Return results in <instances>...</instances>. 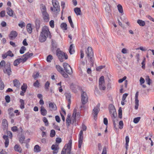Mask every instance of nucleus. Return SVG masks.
Segmentation results:
<instances>
[{"label": "nucleus", "mask_w": 154, "mask_h": 154, "mask_svg": "<svg viewBox=\"0 0 154 154\" xmlns=\"http://www.w3.org/2000/svg\"><path fill=\"white\" fill-rule=\"evenodd\" d=\"M3 70L4 73L7 74L9 76L10 75L12 72L10 64L6 66Z\"/></svg>", "instance_id": "9d476101"}, {"label": "nucleus", "mask_w": 154, "mask_h": 154, "mask_svg": "<svg viewBox=\"0 0 154 154\" xmlns=\"http://www.w3.org/2000/svg\"><path fill=\"white\" fill-rule=\"evenodd\" d=\"M117 57L119 59L120 63H122L125 61V58L124 56L122 57L120 55H118Z\"/></svg>", "instance_id": "393cba45"}, {"label": "nucleus", "mask_w": 154, "mask_h": 154, "mask_svg": "<svg viewBox=\"0 0 154 154\" xmlns=\"http://www.w3.org/2000/svg\"><path fill=\"white\" fill-rule=\"evenodd\" d=\"M2 124L5 128L8 126V123L7 120L6 119H3L2 121Z\"/></svg>", "instance_id": "f704fd0d"}, {"label": "nucleus", "mask_w": 154, "mask_h": 154, "mask_svg": "<svg viewBox=\"0 0 154 154\" xmlns=\"http://www.w3.org/2000/svg\"><path fill=\"white\" fill-rule=\"evenodd\" d=\"M20 107L21 109H23L25 108V103L24 100L22 99H20Z\"/></svg>", "instance_id": "72a5a7b5"}, {"label": "nucleus", "mask_w": 154, "mask_h": 154, "mask_svg": "<svg viewBox=\"0 0 154 154\" xmlns=\"http://www.w3.org/2000/svg\"><path fill=\"white\" fill-rule=\"evenodd\" d=\"M14 149L15 151L19 152H21L22 149L18 145H16L14 147Z\"/></svg>", "instance_id": "c756f323"}, {"label": "nucleus", "mask_w": 154, "mask_h": 154, "mask_svg": "<svg viewBox=\"0 0 154 154\" xmlns=\"http://www.w3.org/2000/svg\"><path fill=\"white\" fill-rule=\"evenodd\" d=\"M43 121L45 123L46 126H48V122L47 119L46 117H44L43 118Z\"/></svg>", "instance_id": "3c124183"}, {"label": "nucleus", "mask_w": 154, "mask_h": 154, "mask_svg": "<svg viewBox=\"0 0 154 154\" xmlns=\"http://www.w3.org/2000/svg\"><path fill=\"white\" fill-rule=\"evenodd\" d=\"M87 63V60H86L85 61H81L80 63V68L82 67V68H83V67L85 65V64ZM80 69H81V68H80Z\"/></svg>", "instance_id": "a18cd8bd"}, {"label": "nucleus", "mask_w": 154, "mask_h": 154, "mask_svg": "<svg viewBox=\"0 0 154 154\" xmlns=\"http://www.w3.org/2000/svg\"><path fill=\"white\" fill-rule=\"evenodd\" d=\"M7 12L8 14L10 16H13V15L14 12L10 8H7Z\"/></svg>", "instance_id": "b1692460"}, {"label": "nucleus", "mask_w": 154, "mask_h": 154, "mask_svg": "<svg viewBox=\"0 0 154 154\" xmlns=\"http://www.w3.org/2000/svg\"><path fill=\"white\" fill-rule=\"evenodd\" d=\"M88 59L91 62H93L92 57H93V52L92 48L91 47H88L87 50L86 52Z\"/></svg>", "instance_id": "39448f33"}, {"label": "nucleus", "mask_w": 154, "mask_h": 154, "mask_svg": "<svg viewBox=\"0 0 154 154\" xmlns=\"http://www.w3.org/2000/svg\"><path fill=\"white\" fill-rule=\"evenodd\" d=\"M49 110L51 111H55L57 110V106L54 103H50L49 104Z\"/></svg>", "instance_id": "a211bd4d"}, {"label": "nucleus", "mask_w": 154, "mask_h": 154, "mask_svg": "<svg viewBox=\"0 0 154 154\" xmlns=\"http://www.w3.org/2000/svg\"><path fill=\"white\" fill-rule=\"evenodd\" d=\"M67 24L64 23H63L60 25L61 28L64 30H66L67 29Z\"/></svg>", "instance_id": "c9c22d12"}, {"label": "nucleus", "mask_w": 154, "mask_h": 154, "mask_svg": "<svg viewBox=\"0 0 154 154\" xmlns=\"http://www.w3.org/2000/svg\"><path fill=\"white\" fill-rule=\"evenodd\" d=\"M34 150L35 152H40L41 151L40 146L38 145H36L34 147Z\"/></svg>", "instance_id": "473e14b6"}, {"label": "nucleus", "mask_w": 154, "mask_h": 154, "mask_svg": "<svg viewBox=\"0 0 154 154\" xmlns=\"http://www.w3.org/2000/svg\"><path fill=\"white\" fill-rule=\"evenodd\" d=\"M54 21L53 20H51L50 21L49 24L50 26L52 28H53L54 27Z\"/></svg>", "instance_id": "13d9d810"}, {"label": "nucleus", "mask_w": 154, "mask_h": 154, "mask_svg": "<svg viewBox=\"0 0 154 154\" xmlns=\"http://www.w3.org/2000/svg\"><path fill=\"white\" fill-rule=\"evenodd\" d=\"M82 130L80 131L79 134L78 147L79 148H81L83 142V131H86L87 129V127L85 125H83L82 126Z\"/></svg>", "instance_id": "7ed1b4c3"}, {"label": "nucleus", "mask_w": 154, "mask_h": 154, "mask_svg": "<svg viewBox=\"0 0 154 154\" xmlns=\"http://www.w3.org/2000/svg\"><path fill=\"white\" fill-rule=\"evenodd\" d=\"M73 44H72L70 45L69 49V52L71 54H73L75 52Z\"/></svg>", "instance_id": "bb28decb"}, {"label": "nucleus", "mask_w": 154, "mask_h": 154, "mask_svg": "<svg viewBox=\"0 0 154 154\" xmlns=\"http://www.w3.org/2000/svg\"><path fill=\"white\" fill-rule=\"evenodd\" d=\"M101 154H106V148L105 146L103 147Z\"/></svg>", "instance_id": "774afa93"}, {"label": "nucleus", "mask_w": 154, "mask_h": 154, "mask_svg": "<svg viewBox=\"0 0 154 154\" xmlns=\"http://www.w3.org/2000/svg\"><path fill=\"white\" fill-rule=\"evenodd\" d=\"M7 53L8 56H10L11 57H12L14 56V54L12 53L11 51H8Z\"/></svg>", "instance_id": "e2e57ef3"}, {"label": "nucleus", "mask_w": 154, "mask_h": 154, "mask_svg": "<svg viewBox=\"0 0 154 154\" xmlns=\"http://www.w3.org/2000/svg\"><path fill=\"white\" fill-rule=\"evenodd\" d=\"M105 10L106 12L109 13L111 12L110 8L109 6H106L105 8Z\"/></svg>", "instance_id": "680f3d73"}, {"label": "nucleus", "mask_w": 154, "mask_h": 154, "mask_svg": "<svg viewBox=\"0 0 154 154\" xmlns=\"http://www.w3.org/2000/svg\"><path fill=\"white\" fill-rule=\"evenodd\" d=\"M3 138L4 140H5V147H7L8 146L9 143L8 136L6 135H4L3 136Z\"/></svg>", "instance_id": "aec40b11"}, {"label": "nucleus", "mask_w": 154, "mask_h": 154, "mask_svg": "<svg viewBox=\"0 0 154 154\" xmlns=\"http://www.w3.org/2000/svg\"><path fill=\"white\" fill-rule=\"evenodd\" d=\"M27 32L29 33H31L32 32V28L31 25L29 23L27 24L26 26Z\"/></svg>", "instance_id": "7c9ffc66"}, {"label": "nucleus", "mask_w": 154, "mask_h": 154, "mask_svg": "<svg viewBox=\"0 0 154 154\" xmlns=\"http://www.w3.org/2000/svg\"><path fill=\"white\" fill-rule=\"evenodd\" d=\"M51 148V149L53 150V154H57V153L59 149L57 145L53 144L52 145Z\"/></svg>", "instance_id": "f3484780"}, {"label": "nucleus", "mask_w": 154, "mask_h": 154, "mask_svg": "<svg viewBox=\"0 0 154 154\" xmlns=\"http://www.w3.org/2000/svg\"><path fill=\"white\" fill-rule=\"evenodd\" d=\"M52 3L54 8V11L57 12H59L60 9L58 2L55 0H53Z\"/></svg>", "instance_id": "1a4fd4ad"}, {"label": "nucleus", "mask_w": 154, "mask_h": 154, "mask_svg": "<svg viewBox=\"0 0 154 154\" xmlns=\"http://www.w3.org/2000/svg\"><path fill=\"white\" fill-rule=\"evenodd\" d=\"M6 102L8 103L10 101V97L9 95H7L5 96V98Z\"/></svg>", "instance_id": "603ef678"}, {"label": "nucleus", "mask_w": 154, "mask_h": 154, "mask_svg": "<svg viewBox=\"0 0 154 154\" xmlns=\"http://www.w3.org/2000/svg\"><path fill=\"white\" fill-rule=\"evenodd\" d=\"M68 20L69 21V23L71 26V27L72 28H74V25L72 22L71 17L70 16H69L68 17Z\"/></svg>", "instance_id": "58836bf2"}, {"label": "nucleus", "mask_w": 154, "mask_h": 154, "mask_svg": "<svg viewBox=\"0 0 154 154\" xmlns=\"http://www.w3.org/2000/svg\"><path fill=\"white\" fill-rule=\"evenodd\" d=\"M40 9L44 21L46 22H48L49 20V14L47 12L45 6L43 5H40Z\"/></svg>", "instance_id": "f257e3e1"}, {"label": "nucleus", "mask_w": 154, "mask_h": 154, "mask_svg": "<svg viewBox=\"0 0 154 154\" xmlns=\"http://www.w3.org/2000/svg\"><path fill=\"white\" fill-rule=\"evenodd\" d=\"M39 83L38 80H37L33 84V85L36 87H38Z\"/></svg>", "instance_id": "338daca9"}, {"label": "nucleus", "mask_w": 154, "mask_h": 154, "mask_svg": "<svg viewBox=\"0 0 154 154\" xmlns=\"http://www.w3.org/2000/svg\"><path fill=\"white\" fill-rule=\"evenodd\" d=\"M122 109L121 107H120L119 110V118L121 119L122 118Z\"/></svg>", "instance_id": "49530a36"}, {"label": "nucleus", "mask_w": 154, "mask_h": 154, "mask_svg": "<svg viewBox=\"0 0 154 154\" xmlns=\"http://www.w3.org/2000/svg\"><path fill=\"white\" fill-rule=\"evenodd\" d=\"M10 64L9 63H6L4 60H2L0 63V68L2 70L6 67V66L9 65Z\"/></svg>", "instance_id": "dca6fc26"}, {"label": "nucleus", "mask_w": 154, "mask_h": 154, "mask_svg": "<svg viewBox=\"0 0 154 154\" xmlns=\"http://www.w3.org/2000/svg\"><path fill=\"white\" fill-rule=\"evenodd\" d=\"M13 83L14 86L16 87L17 88H20V84L18 80L17 79H15L13 80Z\"/></svg>", "instance_id": "412c9836"}, {"label": "nucleus", "mask_w": 154, "mask_h": 154, "mask_svg": "<svg viewBox=\"0 0 154 154\" xmlns=\"http://www.w3.org/2000/svg\"><path fill=\"white\" fill-rule=\"evenodd\" d=\"M53 59L52 56L51 55H49L47 57V61L48 62H51Z\"/></svg>", "instance_id": "de8ad7c7"}, {"label": "nucleus", "mask_w": 154, "mask_h": 154, "mask_svg": "<svg viewBox=\"0 0 154 154\" xmlns=\"http://www.w3.org/2000/svg\"><path fill=\"white\" fill-rule=\"evenodd\" d=\"M41 33L48 37L50 38H51V36L49 31L48 27L46 26H45L43 27Z\"/></svg>", "instance_id": "423d86ee"}, {"label": "nucleus", "mask_w": 154, "mask_h": 154, "mask_svg": "<svg viewBox=\"0 0 154 154\" xmlns=\"http://www.w3.org/2000/svg\"><path fill=\"white\" fill-rule=\"evenodd\" d=\"M17 32L14 31H12L9 35V38L11 40H13L17 36Z\"/></svg>", "instance_id": "ddd939ff"}, {"label": "nucleus", "mask_w": 154, "mask_h": 154, "mask_svg": "<svg viewBox=\"0 0 154 154\" xmlns=\"http://www.w3.org/2000/svg\"><path fill=\"white\" fill-rule=\"evenodd\" d=\"M81 100L83 105L85 104L88 102V97L86 93L83 91L81 92Z\"/></svg>", "instance_id": "20e7f679"}, {"label": "nucleus", "mask_w": 154, "mask_h": 154, "mask_svg": "<svg viewBox=\"0 0 154 154\" xmlns=\"http://www.w3.org/2000/svg\"><path fill=\"white\" fill-rule=\"evenodd\" d=\"M64 53L60 50H57V55L61 62H63V58Z\"/></svg>", "instance_id": "f8f14e48"}, {"label": "nucleus", "mask_w": 154, "mask_h": 154, "mask_svg": "<svg viewBox=\"0 0 154 154\" xmlns=\"http://www.w3.org/2000/svg\"><path fill=\"white\" fill-rule=\"evenodd\" d=\"M100 105L98 104L97 106L94 107L93 111L92 114L94 117V119H95V118L97 116V114L100 111Z\"/></svg>", "instance_id": "9b49d317"}, {"label": "nucleus", "mask_w": 154, "mask_h": 154, "mask_svg": "<svg viewBox=\"0 0 154 154\" xmlns=\"http://www.w3.org/2000/svg\"><path fill=\"white\" fill-rule=\"evenodd\" d=\"M65 78H67L69 76L68 75L65 73L64 71L63 70L62 72L60 73Z\"/></svg>", "instance_id": "8fccbe9b"}, {"label": "nucleus", "mask_w": 154, "mask_h": 154, "mask_svg": "<svg viewBox=\"0 0 154 154\" xmlns=\"http://www.w3.org/2000/svg\"><path fill=\"white\" fill-rule=\"evenodd\" d=\"M139 95V92L137 91L136 92L135 95V109H137L138 108L139 106V100L138 99V97Z\"/></svg>", "instance_id": "2eb2a0df"}, {"label": "nucleus", "mask_w": 154, "mask_h": 154, "mask_svg": "<svg viewBox=\"0 0 154 154\" xmlns=\"http://www.w3.org/2000/svg\"><path fill=\"white\" fill-rule=\"evenodd\" d=\"M119 128L120 129H122L123 128V123L122 121H120L119 123Z\"/></svg>", "instance_id": "5fc2aeb1"}, {"label": "nucleus", "mask_w": 154, "mask_h": 154, "mask_svg": "<svg viewBox=\"0 0 154 154\" xmlns=\"http://www.w3.org/2000/svg\"><path fill=\"white\" fill-rule=\"evenodd\" d=\"M5 12L4 11H2L0 13V16L1 17H3L5 15Z\"/></svg>", "instance_id": "0e129e2a"}, {"label": "nucleus", "mask_w": 154, "mask_h": 154, "mask_svg": "<svg viewBox=\"0 0 154 154\" xmlns=\"http://www.w3.org/2000/svg\"><path fill=\"white\" fill-rule=\"evenodd\" d=\"M63 66L65 72L69 75L72 73V71L70 66L67 63H63Z\"/></svg>", "instance_id": "6e6552de"}, {"label": "nucleus", "mask_w": 154, "mask_h": 154, "mask_svg": "<svg viewBox=\"0 0 154 154\" xmlns=\"http://www.w3.org/2000/svg\"><path fill=\"white\" fill-rule=\"evenodd\" d=\"M128 94L127 93H125L122 96V100H125V99L128 96Z\"/></svg>", "instance_id": "69168bd1"}, {"label": "nucleus", "mask_w": 154, "mask_h": 154, "mask_svg": "<svg viewBox=\"0 0 154 154\" xmlns=\"http://www.w3.org/2000/svg\"><path fill=\"white\" fill-rule=\"evenodd\" d=\"M23 58H18L14 62V66H17L20 62H23Z\"/></svg>", "instance_id": "5701e85b"}, {"label": "nucleus", "mask_w": 154, "mask_h": 154, "mask_svg": "<svg viewBox=\"0 0 154 154\" xmlns=\"http://www.w3.org/2000/svg\"><path fill=\"white\" fill-rule=\"evenodd\" d=\"M33 55L32 53H29V52H27L23 55L24 58H23V62H24L29 58L31 57Z\"/></svg>", "instance_id": "4468645a"}, {"label": "nucleus", "mask_w": 154, "mask_h": 154, "mask_svg": "<svg viewBox=\"0 0 154 154\" xmlns=\"http://www.w3.org/2000/svg\"><path fill=\"white\" fill-rule=\"evenodd\" d=\"M0 89L1 90H3L4 88V83L1 80H0Z\"/></svg>", "instance_id": "bf43d9fd"}, {"label": "nucleus", "mask_w": 154, "mask_h": 154, "mask_svg": "<svg viewBox=\"0 0 154 154\" xmlns=\"http://www.w3.org/2000/svg\"><path fill=\"white\" fill-rule=\"evenodd\" d=\"M55 131L54 130H52L51 131L50 137H53L55 135Z\"/></svg>", "instance_id": "864d4df0"}, {"label": "nucleus", "mask_w": 154, "mask_h": 154, "mask_svg": "<svg viewBox=\"0 0 154 154\" xmlns=\"http://www.w3.org/2000/svg\"><path fill=\"white\" fill-rule=\"evenodd\" d=\"M48 37L45 35L40 33V34L39 37V41L41 42H44L46 41V39Z\"/></svg>", "instance_id": "6ab92c4d"}, {"label": "nucleus", "mask_w": 154, "mask_h": 154, "mask_svg": "<svg viewBox=\"0 0 154 154\" xmlns=\"http://www.w3.org/2000/svg\"><path fill=\"white\" fill-rule=\"evenodd\" d=\"M128 50L126 48H123L121 51V52L123 54H126L128 53Z\"/></svg>", "instance_id": "052dcab7"}, {"label": "nucleus", "mask_w": 154, "mask_h": 154, "mask_svg": "<svg viewBox=\"0 0 154 154\" xmlns=\"http://www.w3.org/2000/svg\"><path fill=\"white\" fill-rule=\"evenodd\" d=\"M74 11L77 15H80L81 14V11L80 8H75L74 9Z\"/></svg>", "instance_id": "cd10ccee"}, {"label": "nucleus", "mask_w": 154, "mask_h": 154, "mask_svg": "<svg viewBox=\"0 0 154 154\" xmlns=\"http://www.w3.org/2000/svg\"><path fill=\"white\" fill-rule=\"evenodd\" d=\"M40 111L41 114L42 115L44 116L46 115L47 111L43 106H42L41 107Z\"/></svg>", "instance_id": "4be33fe9"}, {"label": "nucleus", "mask_w": 154, "mask_h": 154, "mask_svg": "<svg viewBox=\"0 0 154 154\" xmlns=\"http://www.w3.org/2000/svg\"><path fill=\"white\" fill-rule=\"evenodd\" d=\"M105 66H100L96 68V70L98 71H100L101 70L104 68Z\"/></svg>", "instance_id": "4d7b16f0"}, {"label": "nucleus", "mask_w": 154, "mask_h": 154, "mask_svg": "<svg viewBox=\"0 0 154 154\" xmlns=\"http://www.w3.org/2000/svg\"><path fill=\"white\" fill-rule=\"evenodd\" d=\"M117 7L119 12L122 14H123V10L121 5L118 4L117 6Z\"/></svg>", "instance_id": "c85d7f7f"}, {"label": "nucleus", "mask_w": 154, "mask_h": 154, "mask_svg": "<svg viewBox=\"0 0 154 154\" xmlns=\"http://www.w3.org/2000/svg\"><path fill=\"white\" fill-rule=\"evenodd\" d=\"M140 117H137L136 118H135L133 120V122L135 124L137 123L140 121Z\"/></svg>", "instance_id": "09e8293b"}, {"label": "nucleus", "mask_w": 154, "mask_h": 154, "mask_svg": "<svg viewBox=\"0 0 154 154\" xmlns=\"http://www.w3.org/2000/svg\"><path fill=\"white\" fill-rule=\"evenodd\" d=\"M13 109L12 108H10L8 109V114L11 116H13L14 115V114L13 113Z\"/></svg>", "instance_id": "a19ab883"}, {"label": "nucleus", "mask_w": 154, "mask_h": 154, "mask_svg": "<svg viewBox=\"0 0 154 154\" xmlns=\"http://www.w3.org/2000/svg\"><path fill=\"white\" fill-rule=\"evenodd\" d=\"M66 126L67 127H69L70 125L71 120H70V115H68L66 119Z\"/></svg>", "instance_id": "2f4dec72"}, {"label": "nucleus", "mask_w": 154, "mask_h": 154, "mask_svg": "<svg viewBox=\"0 0 154 154\" xmlns=\"http://www.w3.org/2000/svg\"><path fill=\"white\" fill-rule=\"evenodd\" d=\"M65 95L66 96V99L68 100V101L69 102H70V101H71L70 100L71 97V94L69 93H66L65 94Z\"/></svg>", "instance_id": "4c0bfd02"}, {"label": "nucleus", "mask_w": 154, "mask_h": 154, "mask_svg": "<svg viewBox=\"0 0 154 154\" xmlns=\"http://www.w3.org/2000/svg\"><path fill=\"white\" fill-rule=\"evenodd\" d=\"M129 137L128 136H126L125 137V145H126V151L125 152V154H127V152L128 149V143L129 142Z\"/></svg>", "instance_id": "a878e982"}, {"label": "nucleus", "mask_w": 154, "mask_h": 154, "mask_svg": "<svg viewBox=\"0 0 154 154\" xmlns=\"http://www.w3.org/2000/svg\"><path fill=\"white\" fill-rule=\"evenodd\" d=\"M56 68L57 70L61 73L63 70V69L59 65H57L56 66Z\"/></svg>", "instance_id": "ea45409f"}, {"label": "nucleus", "mask_w": 154, "mask_h": 154, "mask_svg": "<svg viewBox=\"0 0 154 154\" xmlns=\"http://www.w3.org/2000/svg\"><path fill=\"white\" fill-rule=\"evenodd\" d=\"M99 88L100 90H104L106 89L103 76H101L99 79Z\"/></svg>", "instance_id": "0eeeda50"}, {"label": "nucleus", "mask_w": 154, "mask_h": 154, "mask_svg": "<svg viewBox=\"0 0 154 154\" xmlns=\"http://www.w3.org/2000/svg\"><path fill=\"white\" fill-rule=\"evenodd\" d=\"M27 88V85L25 83H24L21 87V89L24 91L26 92Z\"/></svg>", "instance_id": "79ce46f5"}, {"label": "nucleus", "mask_w": 154, "mask_h": 154, "mask_svg": "<svg viewBox=\"0 0 154 154\" xmlns=\"http://www.w3.org/2000/svg\"><path fill=\"white\" fill-rule=\"evenodd\" d=\"M50 83L48 81H47L45 84V88L47 89L48 88Z\"/></svg>", "instance_id": "6e6d98bb"}, {"label": "nucleus", "mask_w": 154, "mask_h": 154, "mask_svg": "<svg viewBox=\"0 0 154 154\" xmlns=\"http://www.w3.org/2000/svg\"><path fill=\"white\" fill-rule=\"evenodd\" d=\"M26 48L24 46H22L21 47L20 50V53L21 54H23L24 53V51L26 50Z\"/></svg>", "instance_id": "c03bdc74"}, {"label": "nucleus", "mask_w": 154, "mask_h": 154, "mask_svg": "<svg viewBox=\"0 0 154 154\" xmlns=\"http://www.w3.org/2000/svg\"><path fill=\"white\" fill-rule=\"evenodd\" d=\"M25 139V138L24 136L23 135H21L19 139L20 142L21 143H23V141H24Z\"/></svg>", "instance_id": "37998d69"}, {"label": "nucleus", "mask_w": 154, "mask_h": 154, "mask_svg": "<svg viewBox=\"0 0 154 154\" xmlns=\"http://www.w3.org/2000/svg\"><path fill=\"white\" fill-rule=\"evenodd\" d=\"M72 144V140H69V143L66 144L63 148L61 152V154H70L71 150Z\"/></svg>", "instance_id": "f03ea898"}, {"label": "nucleus", "mask_w": 154, "mask_h": 154, "mask_svg": "<svg viewBox=\"0 0 154 154\" xmlns=\"http://www.w3.org/2000/svg\"><path fill=\"white\" fill-rule=\"evenodd\" d=\"M137 23L140 26H144L145 24V22L141 20H138Z\"/></svg>", "instance_id": "e433bc0d"}]
</instances>
